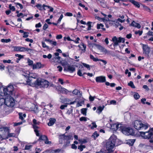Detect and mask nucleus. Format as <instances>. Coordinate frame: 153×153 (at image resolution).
<instances>
[{
	"label": "nucleus",
	"instance_id": "f257e3e1",
	"mask_svg": "<svg viewBox=\"0 0 153 153\" xmlns=\"http://www.w3.org/2000/svg\"><path fill=\"white\" fill-rule=\"evenodd\" d=\"M20 73L25 77H28L26 81V84L33 86L38 79V76L34 73H30L29 71L24 69L20 71Z\"/></svg>",
	"mask_w": 153,
	"mask_h": 153
},
{
	"label": "nucleus",
	"instance_id": "f03ea898",
	"mask_svg": "<svg viewBox=\"0 0 153 153\" xmlns=\"http://www.w3.org/2000/svg\"><path fill=\"white\" fill-rule=\"evenodd\" d=\"M115 139L112 137H110L106 143V150L103 152H106V153H112L115 146Z\"/></svg>",
	"mask_w": 153,
	"mask_h": 153
},
{
	"label": "nucleus",
	"instance_id": "7ed1b4c3",
	"mask_svg": "<svg viewBox=\"0 0 153 153\" xmlns=\"http://www.w3.org/2000/svg\"><path fill=\"white\" fill-rule=\"evenodd\" d=\"M134 128L137 130H146L149 127V125L147 124H143L141 122L138 120L134 121Z\"/></svg>",
	"mask_w": 153,
	"mask_h": 153
},
{
	"label": "nucleus",
	"instance_id": "20e7f679",
	"mask_svg": "<svg viewBox=\"0 0 153 153\" xmlns=\"http://www.w3.org/2000/svg\"><path fill=\"white\" fill-rule=\"evenodd\" d=\"M49 82L44 79H37L36 82L33 86H39L41 88H47L49 85Z\"/></svg>",
	"mask_w": 153,
	"mask_h": 153
},
{
	"label": "nucleus",
	"instance_id": "39448f33",
	"mask_svg": "<svg viewBox=\"0 0 153 153\" xmlns=\"http://www.w3.org/2000/svg\"><path fill=\"white\" fill-rule=\"evenodd\" d=\"M4 103L8 107H13L15 104L14 99L11 96H6Z\"/></svg>",
	"mask_w": 153,
	"mask_h": 153
},
{
	"label": "nucleus",
	"instance_id": "423d86ee",
	"mask_svg": "<svg viewBox=\"0 0 153 153\" xmlns=\"http://www.w3.org/2000/svg\"><path fill=\"white\" fill-rule=\"evenodd\" d=\"M13 90V87L12 85H10L3 89L4 94L5 96H11Z\"/></svg>",
	"mask_w": 153,
	"mask_h": 153
},
{
	"label": "nucleus",
	"instance_id": "0eeeda50",
	"mask_svg": "<svg viewBox=\"0 0 153 153\" xmlns=\"http://www.w3.org/2000/svg\"><path fill=\"white\" fill-rule=\"evenodd\" d=\"M142 49L143 52V54L145 55V56L148 58L150 57L149 53L151 51L150 48L148 45L143 44Z\"/></svg>",
	"mask_w": 153,
	"mask_h": 153
},
{
	"label": "nucleus",
	"instance_id": "6e6552de",
	"mask_svg": "<svg viewBox=\"0 0 153 153\" xmlns=\"http://www.w3.org/2000/svg\"><path fill=\"white\" fill-rule=\"evenodd\" d=\"M141 135L145 139L151 138L150 140L153 139V134L149 131L147 132L140 131Z\"/></svg>",
	"mask_w": 153,
	"mask_h": 153
},
{
	"label": "nucleus",
	"instance_id": "1a4fd4ad",
	"mask_svg": "<svg viewBox=\"0 0 153 153\" xmlns=\"http://www.w3.org/2000/svg\"><path fill=\"white\" fill-rule=\"evenodd\" d=\"M112 40L114 43V45L115 46L118 45L119 43L122 42L123 43H124L125 39L124 38L119 37L118 38H118L116 36H114L112 38Z\"/></svg>",
	"mask_w": 153,
	"mask_h": 153
},
{
	"label": "nucleus",
	"instance_id": "9d476101",
	"mask_svg": "<svg viewBox=\"0 0 153 153\" xmlns=\"http://www.w3.org/2000/svg\"><path fill=\"white\" fill-rule=\"evenodd\" d=\"M123 133L126 135H132L134 134L133 129L130 128L124 127L122 129Z\"/></svg>",
	"mask_w": 153,
	"mask_h": 153
},
{
	"label": "nucleus",
	"instance_id": "9b49d317",
	"mask_svg": "<svg viewBox=\"0 0 153 153\" xmlns=\"http://www.w3.org/2000/svg\"><path fill=\"white\" fill-rule=\"evenodd\" d=\"M13 48L14 51L17 52H24L25 51H28L31 50L30 48L19 46H13Z\"/></svg>",
	"mask_w": 153,
	"mask_h": 153
},
{
	"label": "nucleus",
	"instance_id": "f8f14e48",
	"mask_svg": "<svg viewBox=\"0 0 153 153\" xmlns=\"http://www.w3.org/2000/svg\"><path fill=\"white\" fill-rule=\"evenodd\" d=\"M9 132V129L7 127H4L0 128V136L4 137L7 133Z\"/></svg>",
	"mask_w": 153,
	"mask_h": 153
},
{
	"label": "nucleus",
	"instance_id": "ddd939ff",
	"mask_svg": "<svg viewBox=\"0 0 153 153\" xmlns=\"http://www.w3.org/2000/svg\"><path fill=\"white\" fill-rule=\"evenodd\" d=\"M27 63L28 65L32 67H41V64L40 62H36V64H33V61L29 59H27Z\"/></svg>",
	"mask_w": 153,
	"mask_h": 153
},
{
	"label": "nucleus",
	"instance_id": "4468645a",
	"mask_svg": "<svg viewBox=\"0 0 153 153\" xmlns=\"http://www.w3.org/2000/svg\"><path fill=\"white\" fill-rule=\"evenodd\" d=\"M97 82L99 83H103L105 82L106 78L105 76H100L97 77L95 79Z\"/></svg>",
	"mask_w": 153,
	"mask_h": 153
},
{
	"label": "nucleus",
	"instance_id": "2eb2a0df",
	"mask_svg": "<svg viewBox=\"0 0 153 153\" xmlns=\"http://www.w3.org/2000/svg\"><path fill=\"white\" fill-rule=\"evenodd\" d=\"M78 47L79 48V50H81L82 53H84L86 51V46L83 42H81L80 45H78Z\"/></svg>",
	"mask_w": 153,
	"mask_h": 153
},
{
	"label": "nucleus",
	"instance_id": "dca6fc26",
	"mask_svg": "<svg viewBox=\"0 0 153 153\" xmlns=\"http://www.w3.org/2000/svg\"><path fill=\"white\" fill-rule=\"evenodd\" d=\"M56 89L64 94H67L69 92L68 90L61 86L58 87L56 88Z\"/></svg>",
	"mask_w": 153,
	"mask_h": 153
},
{
	"label": "nucleus",
	"instance_id": "f3484780",
	"mask_svg": "<svg viewBox=\"0 0 153 153\" xmlns=\"http://www.w3.org/2000/svg\"><path fill=\"white\" fill-rule=\"evenodd\" d=\"M97 48L100 50L102 52H103L105 54H106L108 53L107 50L105 48L101 45H97Z\"/></svg>",
	"mask_w": 153,
	"mask_h": 153
},
{
	"label": "nucleus",
	"instance_id": "a211bd4d",
	"mask_svg": "<svg viewBox=\"0 0 153 153\" xmlns=\"http://www.w3.org/2000/svg\"><path fill=\"white\" fill-rule=\"evenodd\" d=\"M114 126L116 127V128H114L115 130H118L120 131H122V129L124 128L122 124H114Z\"/></svg>",
	"mask_w": 153,
	"mask_h": 153
},
{
	"label": "nucleus",
	"instance_id": "6ab92c4d",
	"mask_svg": "<svg viewBox=\"0 0 153 153\" xmlns=\"http://www.w3.org/2000/svg\"><path fill=\"white\" fill-rule=\"evenodd\" d=\"M130 26L134 27L137 28L138 29H140L141 27L140 24L138 23L135 22L134 20L133 21L131 24L130 25Z\"/></svg>",
	"mask_w": 153,
	"mask_h": 153
},
{
	"label": "nucleus",
	"instance_id": "aec40b11",
	"mask_svg": "<svg viewBox=\"0 0 153 153\" xmlns=\"http://www.w3.org/2000/svg\"><path fill=\"white\" fill-rule=\"evenodd\" d=\"M128 1L132 3L136 7L138 8L140 7V3L134 0H128Z\"/></svg>",
	"mask_w": 153,
	"mask_h": 153
},
{
	"label": "nucleus",
	"instance_id": "412c9836",
	"mask_svg": "<svg viewBox=\"0 0 153 153\" xmlns=\"http://www.w3.org/2000/svg\"><path fill=\"white\" fill-rule=\"evenodd\" d=\"M64 71L70 73H72L75 71V69L74 68H64Z\"/></svg>",
	"mask_w": 153,
	"mask_h": 153
},
{
	"label": "nucleus",
	"instance_id": "4be33fe9",
	"mask_svg": "<svg viewBox=\"0 0 153 153\" xmlns=\"http://www.w3.org/2000/svg\"><path fill=\"white\" fill-rule=\"evenodd\" d=\"M56 120L55 118H51L49 119V121L48 125L49 126H53L56 122Z\"/></svg>",
	"mask_w": 153,
	"mask_h": 153
},
{
	"label": "nucleus",
	"instance_id": "5701e85b",
	"mask_svg": "<svg viewBox=\"0 0 153 153\" xmlns=\"http://www.w3.org/2000/svg\"><path fill=\"white\" fill-rule=\"evenodd\" d=\"M141 4L143 7V9L144 11L149 13L151 12V10L148 7L142 4Z\"/></svg>",
	"mask_w": 153,
	"mask_h": 153
},
{
	"label": "nucleus",
	"instance_id": "b1692460",
	"mask_svg": "<svg viewBox=\"0 0 153 153\" xmlns=\"http://www.w3.org/2000/svg\"><path fill=\"white\" fill-rule=\"evenodd\" d=\"M135 141V140L133 139H129L126 142V143L128 144L130 146H132Z\"/></svg>",
	"mask_w": 153,
	"mask_h": 153
},
{
	"label": "nucleus",
	"instance_id": "393cba45",
	"mask_svg": "<svg viewBox=\"0 0 153 153\" xmlns=\"http://www.w3.org/2000/svg\"><path fill=\"white\" fill-rule=\"evenodd\" d=\"M104 107L105 106L104 105H103L102 106H99L98 107L97 110L96 111L97 113L99 114H100L103 110Z\"/></svg>",
	"mask_w": 153,
	"mask_h": 153
},
{
	"label": "nucleus",
	"instance_id": "a878e982",
	"mask_svg": "<svg viewBox=\"0 0 153 153\" xmlns=\"http://www.w3.org/2000/svg\"><path fill=\"white\" fill-rule=\"evenodd\" d=\"M36 125H33V127L34 129V131L35 132L37 136H39V134L37 129L38 128V126Z\"/></svg>",
	"mask_w": 153,
	"mask_h": 153
},
{
	"label": "nucleus",
	"instance_id": "bb28decb",
	"mask_svg": "<svg viewBox=\"0 0 153 153\" xmlns=\"http://www.w3.org/2000/svg\"><path fill=\"white\" fill-rule=\"evenodd\" d=\"M7 136L4 138H3V139H8L9 137H15L16 136V134L14 133H10V132L9 133H7Z\"/></svg>",
	"mask_w": 153,
	"mask_h": 153
},
{
	"label": "nucleus",
	"instance_id": "cd10ccee",
	"mask_svg": "<svg viewBox=\"0 0 153 153\" xmlns=\"http://www.w3.org/2000/svg\"><path fill=\"white\" fill-rule=\"evenodd\" d=\"M36 7L40 11L45 10L46 9L45 8L42 7L41 4H38L36 6Z\"/></svg>",
	"mask_w": 153,
	"mask_h": 153
},
{
	"label": "nucleus",
	"instance_id": "c85d7f7f",
	"mask_svg": "<svg viewBox=\"0 0 153 153\" xmlns=\"http://www.w3.org/2000/svg\"><path fill=\"white\" fill-rule=\"evenodd\" d=\"M6 70H7L10 76L13 75V71L12 68H6Z\"/></svg>",
	"mask_w": 153,
	"mask_h": 153
},
{
	"label": "nucleus",
	"instance_id": "c756f323",
	"mask_svg": "<svg viewBox=\"0 0 153 153\" xmlns=\"http://www.w3.org/2000/svg\"><path fill=\"white\" fill-rule=\"evenodd\" d=\"M60 63L62 66H65L68 64V62L65 59L62 60L60 61Z\"/></svg>",
	"mask_w": 153,
	"mask_h": 153
},
{
	"label": "nucleus",
	"instance_id": "7c9ffc66",
	"mask_svg": "<svg viewBox=\"0 0 153 153\" xmlns=\"http://www.w3.org/2000/svg\"><path fill=\"white\" fill-rule=\"evenodd\" d=\"M19 119L22 120H23L24 119V117H25L26 116L25 114H23L22 113H19Z\"/></svg>",
	"mask_w": 153,
	"mask_h": 153
},
{
	"label": "nucleus",
	"instance_id": "2f4dec72",
	"mask_svg": "<svg viewBox=\"0 0 153 153\" xmlns=\"http://www.w3.org/2000/svg\"><path fill=\"white\" fill-rule=\"evenodd\" d=\"M99 136V134L97 133V131H95L92 135L91 137L94 140H95L96 138L97 137Z\"/></svg>",
	"mask_w": 153,
	"mask_h": 153
},
{
	"label": "nucleus",
	"instance_id": "473e14b6",
	"mask_svg": "<svg viewBox=\"0 0 153 153\" xmlns=\"http://www.w3.org/2000/svg\"><path fill=\"white\" fill-rule=\"evenodd\" d=\"M68 136H66L64 134L59 135V140H64L66 139Z\"/></svg>",
	"mask_w": 153,
	"mask_h": 153
},
{
	"label": "nucleus",
	"instance_id": "72a5a7b5",
	"mask_svg": "<svg viewBox=\"0 0 153 153\" xmlns=\"http://www.w3.org/2000/svg\"><path fill=\"white\" fill-rule=\"evenodd\" d=\"M90 58L92 59L93 61L95 62H97V61H99V59L97 58H95L94 57V56L90 54Z\"/></svg>",
	"mask_w": 153,
	"mask_h": 153
},
{
	"label": "nucleus",
	"instance_id": "f704fd0d",
	"mask_svg": "<svg viewBox=\"0 0 153 153\" xmlns=\"http://www.w3.org/2000/svg\"><path fill=\"white\" fill-rule=\"evenodd\" d=\"M11 41L10 39H1V41L2 42L8 43L10 42Z\"/></svg>",
	"mask_w": 153,
	"mask_h": 153
},
{
	"label": "nucleus",
	"instance_id": "c9c22d12",
	"mask_svg": "<svg viewBox=\"0 0 153 153\" xmlns=\"http://www.w3.org/2000/svg\"><path fill=\"white\" fill-rule=\"evenodd\" d=\"M85 148V145H81L78 146V149L80 150V151H82L83 149Z\"/></svg>",
	"mask_w": 153,
	"mask_h": 153
},
{
	"label": "nucleus",
	"instance_id": "e433bc0d",
	"mask_svg": "<svg viewBox=\"0 0 153 153\" xmlns=\"http://www.w3.org/2000/svg\"><path fill=\"white\" fill-rule=\"evenodd\" d=\"M42 45L43 48H46L47 49H49V47L48 46L46 45L45 43L44 42H42Z\"/></svg>",
	"mask_w": 153,
	"mask_h": 153
},
{
	"label": "nucleus",
	"instance_id": "4c0bfd02",
	"mask_svg": "<svg viewBox=\"0 0 153 153\" xmlns=\"http://www.w3.org/2000/svg\"><path fill=\"white\" fill-rule=\"evenodd\" d=\"M72 93L73 94L75 95H77L79 93L80 94V91L76 89H74Z\"/></svg>",
	"mask_w": 153,
	"mask_h": 153
},
{
	"label": "nucleus",
	"instance_id": "58836bf2",
	"mask_svg": "<svg viewBox=\"0 0 153 153\" xmlns=\"http://www.w3.org/2000/svg\"><path fill=\"white\" fill-rule=\"evenodd\" d=\"M84 100H82L80 102H78L76 104V106L77 107H79L80 106H82V104H83L84 103Z\"/></svg>",
	"mask_w": 153,
	"mask_h": 153
},
{
	"label": "nucleus",
	"instance_id": "ea45409f",
	"mask_svg": "<svg viewBox=\"0 0 153 153\" xmlns=\"http://www.w3.org/2000/svg\"><path fill=\"white\" fill-rule=\"evenodd\" d=\"M143 33V31L142 30H139L135 31L134 32V33L136 35L138 34L139 36H140Z\"/></svg>",
	"mask_w": 153,
	"mask_h": 153
},
{
	"label": "nucleus",
	"instance_id": "a19ab883",
	"mask_svg": "<svg viewBox=\"0 0 153 153\" xmlns=\"http://www.w3.org/2000/svg\"><path fill=\"white\" fill-rule=\"evenodd\" d=\"M128 86H130L132 88H134L135 87L134 85L133 82L132 81H130L128 83Z\"/></svg>",
	"mask_w": 153,
	"mask_h": 153
},
{
	"label": "nucleus",
	"instance_id": "79ce46f5",
	"mask_svg": "<svg viewBox=\"0 0 153 153\" xmlns=\"http://www.w3.org/2000/svg\"><path fill=\"white\" fill-rule=\"evenodd\" d=\"M9 8L10 10H11L13 11H15V8L14 6H12V4H10L9 6Z\"/></svg>",
	"mask_w": 153,
	"mask_h": 153
},
{
	"label": "nucleus",
	"instance_id": "37998d69",
	"mask_svg": "<svg viewBox=\"0 0 153 153\" xmlns=\"http://www.w3.org/2000/svg\"><path fill=\"white\" fill-rule=\"evenodd\" d=\"M78 141L81 144L85 143L87 142V140L85 139H79Z\"/></svg>",
	"mask_w": 153,
	"mask_h": 153
},
{
	"label": "nucleus",
	"instance_id": "c03bdc74",
	"mask_svg": "<svg viewBox=\"0 0 153 153\" xmlns=\"http://www.w3.org/2000/svg\"><path fill=\"white\" fill-rule=\"evenodd\" d=\"M86 111L87 109L82 108L81 109V113L83 115L86 116Z\"/></svg>",
	"mask_w": 153,
	"mask_h": 153
},
{
	"label": "nucleus",
	"instance_id": "a18cd8bd",
	"mask_svg": "<svg viewBox=\"0 0 153 153\" xmlns=\"http://www.w3.org/2000/svg\"><path fill=\"white\" fill-rule=\"evenodd\" d=\"M48 137L45 135L41 136L39 137V139L42 140H45L46 139H47Z\"/></svg>",
	"mask_w": 153,
	"mask_h": 153
},
{
	"label": "nucleus",
	"instance_id": "49530a36",
	"mask_svg": "<svg viewBox=\"0 0 153 153\" xmlns=\"http://www.w3.org/2000/svg\"><path fill=\"white\" fill-rule=\"evenodd\" d=\"M29 33L28 32H25L23 33V37L24 38H26L28 36V34Z\"/></svg>",
	"mask_w": 153,
	"mask_h": 153
},
{
	"label": "nucleus",
	"instance_id": "de8ad7c7",
	"mask_svg": "<svg viewBox=\"0 0 153 153\" xmlns=\"http://www.w3.org/2000/svg\"><path fill=\"white\" fill-rule=\"evenodd\" d=\"M134 97L136 100H137L140 98V96L137 93H136L134 94Z\"/></svg>",
	"mask_w": 153,
	"mask_h": 153
},
{
	"label": "nucleus",
	"instance_id": "09e8293b",
	"mask_svg": "<svg viewBox=\"0 0 153 153\" xmlns=\"http://www.w3.org/2000/svg\"><path fill=\"white\" fill-rule=\"evenodd\" d=\"M92 126L91 127V129H93L94 128H96L97 127V125H96L95 122H92Z\"/></svg>",
	"mask_w": 153,
	"mask_h": 153
},
{
	"label": "nucleus",
	"instance_id": "8fccbe9b",
	"mask_svg": "<svg viewBox=\"0 0 153 153\" xmlns=\"http://www.w3.org/2000/svg\"><path fill=\"white\" fill-rule=\"evenodd\" d=\"M18 58H17L16 62H18L19 60H20L21 59L23 58V56L21 54H19V56L18 57Z\"/></svg>",
	"mask_w": 153,
	"mask_h": 153
},
{
	"label": "nucleus",
	"instance_id": "3c124183",
	"mask_svg": "<svg viewBox=\"0 0 153 153\" xmlns=\"http://www.w3.org/2000/svg\"><path fill=\"white\" fill-rule=\"evenodd\" d=\"M100 4L103 8H105L106 6V3L104 2L101 1L100 2Z\"/></svg>",
	"mask_w": 153,
	"mask_h": 153
},
{
	"label": "nucleus",
	"instance_id": "603ef678",
	"mask_svg": "<svg viewBox=\"0 0 153 153\" xmlns=\"http://www.w3.org/2000/svg\"><path fill=\"white\" fill-rule=\"evenodd\" d=\"M32 146L31 145H26L25 148V150H29L31 148Z\"/></svg>",
	"mask_w": 153,
	"mask_h": 153
},
{
	"label": "nucleus",
	"instance_id": "864d4df0",
	"mask_svg": "<svg viewBox=\"0 0 153 153\" xmlns=\"http://www.w3.org/2000/svg\"><path fill=\"white\" fill-rule=\"evenodd\" d=\"M63 17V15H62V14L60 15L59 18V19H58V20L57 21V23H59L61 21V20L62 19Z\"/></svg>",
	"mask_w": 153,
	"mask_h": 153
},
{
	"label": "nucleus",
	"instance_id": "5fc2aeb1",
	"mask_svg": "<svg viewBox=\"0 0 153 153\" xmlns=\"http://www.w3.org/2000/svg\"><path fill=\"white\" fill-rule=\"evenodd\" d=\"M81 66L82 67H83V66H84V67H90V66L89 65L85 63H82L80 65V66Z\"/></svg>",
	"mask_w": 153,
	"mask_h": 153
},
{
	"label": "nucleus",
	"instance_id": "6e6d98bb",
	"mask_svg": "<svg viewBox=\"0 0 153 153\" xmlns=\"http://www.w3.org/2000/svg\"><path fill=\"white\" fill-rule=\"evenodd\" d=\"M65 16H73V14L70 12H67L65 14Z\"/></svg>",
	"mask_w": 153,
	"mask_h": 153
},
{
	"label": "nucleus",
	"instance_id": "4d7b16f0",
	"mask_svg": "<svg viewBox=\"0 0 153 153\" xmlns=\"http://www.w3.org/2000/svg\"><path fill=\"white\" fill-rule=\"evenodd\" d=\"M33 125H39V122H37L35 119H33Z\"/></svg>",
	"mask_w": 153,
	"mask_h": 153
},
{
	"label": "nucleus",
	"instance_id": "13d9d810",
	"mask_svg": "<svg viewBox=\"0 0 153 153\" xmlns=\"http://www.w3.org/2000/svg\"><path fill=\"white\" fill-rule=\"evenodd\" d=\"M80 40V38L79 37H77L76 40H73V41L76 44L79 43V41Z\"/></svg>",
	"mask_w": 153,
	"mask_h": 153
},
{
	"label": "nucleus",
	"instance_id": "bf43d9fd",
	"mask_svg": "<svg viewBox=\"0 0 153 153\" xmlns=\"http://www.w3.org/2000/svg\"><path fill=\"white\" fill-rule=\"evenodd\" d=\"M48 25L46 23H45L43 26V29L44 30H46V29L48 27Z\"/></svg>",
	"mask_w": 153,
	"mask_h": 153
},
{
	"label": "nucleus",
	"instance_id": "052dcab7",
	"mask_svg": "<svg viewBox=\"0 0 153 153\" xmlns=\"http://www.w3.org/2000/svg\"><path fill=\"white\" fill-rule=\"evenodd\" d=\"M45 143L46 144H51V141H48V138H47V139H46L45 141Z\"/></svg>",
	"mask_w": 153,
	"mask_h": 153
},
{
	"label": "nucleus",
	"instance_id": "680f3d73",
	"mask_svg": "<svg viewBox=\"0 0 153 153\" xmlns=\"http://www.w3.org/2000/svg\"><path fill=\"white\" fill-rule=\"evenodd\" d=\"M99 61H100L101 62H102V63H100V64H103L104 65H105L107 63L106 61L104 60L99 59Z\"/></svg>",
	"mask_w": 153,
	"mask_h": 153
},
{
	"label": "nucleus",
	"instance_id": "e2e57ef3",
	"mask_svg": "<svg viewBox=\"0 0 153 153\" xmlns=\"http://www.w3.org/2000/svg\"><path fill=\"white\" fill-rule=\"evenodd\" d=\"M25 41L26 42H30V43H33V40L32 39H30L29 38H27L25 39Z\"/></svg>",
	"mask_w": 153,
	"mask_h": 153
},
{
	"label": "nucleus",
	"instance_id": "0e129e2a",
	"mask_svg": "<svg viewBox=\"0 0 153 153\" xmlns=\"http://www.w3.org/2000/svg\"><path fill=\"white\" fill-rule=\"evenodd\" d=\"M79 120L80 121H87L86 118L84 117H82L79 119Z\"/></svg>",
	"mask_w": 153,
	"mask_h": 153
},
{
	"label": "nucleus",
	"instance_id": "69168bd1",
	"mask_svg": "<svg viewBox=\"0 0 153 153\" xmlns=\"http://www.w3.org/2000/svg\"><path fill=\"white\" fill-rule=\"evenodd\" d=\"M15 4L16 5H19V6L20 8L21 9H22L23 8V6L21 4H20L19 3H18V2H17V3H15Z\"/></svg>",
	"mask_w": 153,
	"mask_h": 153
},
{
	"label": "nucleus",
	"instance_id": "338daca9",
	"mask_svg": "<svg viewBox=\"0 0 153 153\" xmlns=\"http://www.w3.org/2000/svg\"><path fill=\"white\" fill-rule=\"evenodd\" d=\"M125 74H128V76L129 77L131 75V73L130 72H129L128 70H126L125 71Z\"/></svg>",
	"mask_w": 153,
	"mask_h": 153
},
{
	"label": "nucleus",
	"instance_id": "774afa93",
	"mask_svg": "<svg viewBox=\"0 0 153 153\" xmlns=\"http://www.w3.org/2000/svg\"><path fill=\"white\" fill-rule=\"evenodd\" d=\"M95 97H93L91 95H90L89 97V99L90 101H93L94 100Z\"/></svg>",
	"mask_w": 153,
	"mask_h": 153
}]
</instances>
